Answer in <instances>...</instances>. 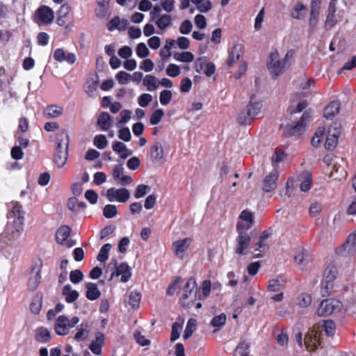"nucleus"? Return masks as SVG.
I'll list each match as a JSON object with an SVG mask.
<instances>
[{
	"label": "nucleus",
	"mask_w": 356,
	"mask_h": 356,
	"mask_svg": "<svg viewBox=\"0 0 356 356\" xmlns=\"http://www.w3.org/2000/svg\"><path fill=\"white\" fill-rule=\"evenodd\" d=\"M120 120L116 122V126L120 127L122 124L127 123L131 118V111L127 109L122 110L120 112Z\"/></svg>",
	"instance_id": "obj_61"
},
{
	"label": "nucleus",
	"mask_w": 356,
	"mask_h": 356,
	"mask_svg": "<svg viewBox=\"0 0 356 356\" xmlns=\"http://www.w3.org/2000/svg\"><path fill=\"white\" fill-rule=\"evenodd\" d=\"M70 228L67 225L61 226L56 233V240L59 244H64L70 234Z\"/></svg>",
	"instance_id": "obj_35"
},
{
	"label": "nucleus",
	"mask_w": 356,
	"mask_h": 356,
	"mask_svg": "<svg viewBox=\"0 0 356 356\" xmlns=\"http://www.w3.org/2000/svg\"><path fill=\"white\" fill-rule=\"evenodd\" d=\"M226 318V315L221 314L213 318L211 321V325L218 330L225 323Z\"/></svg>",
	"instance_id": "obj_52"
},
{
	"label": "nucleus",
	"mask_w": 356,
	"mask_h": 356,
	"mask_svg": "<svg viewBox=\"0 0 356 356\" xmlns=\"http://www.w3.org/2000/svg\"><path fill=\"white\" fill-rule=\"evenodd\" d=\"M271 235V232L268 230L264 231L259 237L258 241L254 245V249L252 253L254 258H259L261 257V253L265 252L269 248L268 239Z\"/></svg>",
	"instance_id": "obj_12"
},
{
	"label": "nucleus",
	"mask_w": 356,
	"mask_h": 356,
	"mask_svg": "<svg viewBox=\"0 0 356 356\" xmlns=\"http://www.w3.org/2000/svg\"><path fill=\"white\" fill-rule=\"evenodd\" d=\"M7 214L8 223L6 233L9 241H17L22 232L24 224V211L18 202H13L8 204Z\"/></svg>",
	"instance_id": "obj_1"
},
{
	"label": "nucleus",
	"mask_w": 356,
	"mask_h": 356,
	"mask_svg": "<svg viewBox=\"0 0 356 356\" xmlns=\"http://www.w3.org/2000/svg\"><path fill=\"white\" fill-rule=\"evenodd\" d=\"M104 335L101 332L96 334L95 339L90 344L89 348L95 355L102 353V348L104 342Z\"/></svg>",
	"instance_id": "obj_25"
},
{
	"label": "nucleus",
	"mask_w": 356,
	"mask_h": 356,
	"mask_svg": "<svg viewBox=\"0 0 356 356\" xmlns=\"http://www.w3.org/2000/svg\"><path fill=\"white\" fill-rule=\"evenodd\" d=\"M268 69L275 76L282 74L286 67L285 60H280L277 51H272L270 54V60L268 63Z\"/></svg>",
	"instance_id": "obj_9"
},
{
	"label": "nucleus",
	"mask_w": 356,
	"mask_h": 356,
	"mask_svg": "<svg viewBox=\"0 0 356 356\" xmlns=\"http://www.w3.org/2000/svg\"><path fill=\"white\" fill-rule=\"evenodd\" d=\"M250 343L246 340H241L236 348L233 356H248Z\"/></svg>",
	"instance_id": "obj_39"
},
{
	"label": "nucleus",
	"mask_w": 356,
	"mask_h": 356,
	"mask_svg": "<svg viewBox=\"0 0 356 356\" xmlns=\"http://www.w3.org/2000/svg\"><path fill=\"white\" fill-rule=\"evenodd\" d=\"M141 299V296L136 291H131L129 296V304L133 309H136L139 307V303Z\"/></svg>",
	"instance_id": "obj_50"
},
{
	"label": "nucleus",
	"mask_w": 356,
	"mask_h": 356,
	"mask_svg": "<svg viewBox=\"0 0 356 356\" xmlns=\"http://www.w3.org/2000/svg\"><path fill=\"white\" fill-rule=\"evenodd\" d=\"M86 298L90 300L98 299L101 295L97 286L95 283L89 282L86 284Z\"/></svg>",
	"instance_id": "obj_36"
},
{
	"label": "nucleus",
	"mask_w": 356,
	"mask_h": 356,
	"mask_svg": "<svg viewBox=\"0 0 356 356\" xmlns=\"http://www.w3.org/2000/svg\"><path fill=\"white\" fill-rule=\"evenodd\" d=\"M172 96L170 90H164L161 91L159 97L160 103L163 106L168 105L172 99Z\"/></svg>",
	"instance_id": "obj_56"
},
{
	"label": "nucleus",
	"mask_w": 356,
	"mask_h": 356,
	"mask_svg": "<svg viewBox=\"0 0 356 356\" xmlns=\"http://www.w3.org/2000/svg\"><path fill=\"white\" fill-rule=\"evenodd\" d=\"M340 254L342 256L356 254V231L348 236L346 242L341 246Z\"/></svg>",
	"instance_id": "obj_18"
},
{
	"label": "nucleus",
	"mask_w": 356,
	"mask_h": 356,
	"mask_svg": "<svg viewBox=\"0 0 356 356\" xmlns=\"http://www.w3.org/2000/svg\"><path fill=\"white\" fill-rule=\"evenodd\" d=\"M191 243V239L190 238H185L184 239L175 241L172 243V246L174 248L175 255L180 259H183Z\"/></svg>",
	"instance_id": "obj_19"
},
{
	"label": "nucleus",
	"mask_w": 356,
	"mask_h": 356,
	"mask_svg": "<svg viewBox=\"0 0 356 356\" xmlns=\"http://www.w3.org/2000/svg\"><path fill=\"white\" fill-rule=\"evenodd\" d=\"M63 134L66 137V141H59L58 143L56 152L54 156V161L58 168H62L67 162L68 156V136L65 131Z\"/></svg>",
	"instance_id": "obj_7"
},
{
	"label": "nucleus",
	"mask_w": 356,
	"mask_h": 356,
	"mask_svg": "<svg viewBox=\"0 0 356 356\" xmlns=\"http://www.w3.org/2000/svg\"><path fill=\"white\" fill-rule=\"evenodd\" d=\"M197 298V284L195 280L193 277H190L185 284L183 289L181 296L180 298V302L185 308H190L196 300Z\"/></svg>",
	"instance_id": "obj_4"
},
{
	"label": "nucleus",
	"mask_w": 356,
	"mask_h": 356,
	"mask_svg": "<svg viewBox=\"0 0 356 356\" xmlns=\"http://www.w3.org/2000/svg\"><path fill=\"white\" fill-rule=\"evenodd\" d=\"M89 325L88 322H82L77 327V332L74 335V339L77 341H85L89 335Z\"/></svg>",
	"instance_id": "obj_32"
},
{
	"label": "nucleus",
	"mask_w": 356,
	"mask_h": 356,
	"mask_svg": "<svg viewBox=\"0 0 356 356\" xmlns=\"http://www.w3.org/2000/svg\"><path fill=\"white\" fill-rule=\"evenodd\" d=\"M164 115L162 109H157L151 115L150 123L152 125H156L160 122Z\"/></svg>",
	"instance_id": "obj_60"
},
{
	"label": "nucleus",
	"mask_w": 356,
	"mask_h": 356,
	"mask_svg": "<svg viewBox=\"0 0 356 356\" xmlns=\"http://www.w3.org/2000/svg\"><path fill=\"white\" fill-rule=\"evenodd\" d=\"M62 295L67 302L72 303L78 299L79 293L77 291L73 290L70 284H67L63 289Z\"/></svg>",
	"instance_id": "obj_31"
},
{
	"label": "nucleus",
	"mask_w": 356,
	"mask_h": 356,
	"mask_svg": "<svg viewBox=\"0 0 356 356\" xmlns=\"http://www.w3.org/2000/svg\"><path fill=\"white\" fill-rule=\"evenodd\" d=\"M340 104L337 101L330 102L324 110V116L327 119H331L339 111Z\"/></svg>",
	"instance_id": "obj_34"
},
{
	"label": "nucleus",
	"mask_w": 356,
	"mask_h": 356,
	"mask_svg": "<svg viewBox=\"0 0 356 356\" xmlns=\"http://www.w3.org/2000/svg\"><path fill=\"white\" fill-rule=\"evenodd\" d=\"M83 275L80 270H72L70 273V280L73 284H78L82 281Z\"/></svg>",
	"instance_id": "obj_59"
},
{
	"label": "nucleus",
	"mask_w": 356,
	"mask_h": 356,
	"mask_svg": "<svg viewBox=\"0 0 356 356\" xmlns=\"http://www.w3.org/2000/svg\"><path fill=\"white\" fill-rule=\"evenodd\" d=\"M149 54V51L147 49L146 44L143 42H140L137 45L136 54L140 58H145Z\"/></svg>",
	"instance_id": "obj_63"
},
{
	"label": "nucleus",
	"mask_w": 356,
	"mask_h": 356,
	"mask_svg": "<svg viewBox=\"0 0 356 356\" xmlns=\"http://www.w3.org/2000/svg\"><path fill=\"white\" fill-rule=\"evenodd\" d=\"M121 276L120 280L122 282H127L131 277V268L127 263H121L118 267L113 271L108 277V281H111L114 277Z\"/></svg>",
	"instance_id": "obj_15"
},
{
	"label": "nucleus",
	"mask_w": 356,
	"mask_h": 356,
	"mask_svg": "<svg viewBox=\"0 0 356 356\" xmlns=\"http://www.w3.org/2000/svg\"><path fill=\"white\" fill-rule=\"evenodd\" d=\"M298 180L300 181V189L303 192L308 191L310 188L311 185L312 184V175L308 171H304L302 172L299 176H298Z\"/></svg>",
	"instance_id": "obj_29"
},
{
	"label": "nucleus",
	"mask_w": 356,
	"mask_h": 356,
	"mask_svg": "<svg viewBox=\"0 0 356 356\" xmlns=\"http://www.w3.org/2000/svg\"><path fill=\"white\" fill-rule=\"evenodd\" d=\"M173 58L179 62L191 63L193 60L194 56L190 51L175 52L173 54Z\"/></svg>",
	"instance_id": "obj_42"
},
{
	"label": "nucleus",
	"mask_w": 356,
	"mask_h": 356,
	"mask_svg": "<svg viewBox=\"0 0 356 356\" xmlns=\"http://www.w3.org/2000/svg\"><path fill=\"white\" fill-rule=\"evenodd\" d=\"M341 302L336 299H327L321 302L317 309V314L319 316L331 315L339 312L341 308Z\"/></svg>",
	"instance_id": "obj_8"
},
{
	"label": "nucleus",
	"mask_w": 356,
	"mask_h": 356,
	"mask_svg": "<svg viewBox=\"0 0 356 356\" xmlns=\"http://www.w3.org/2000/svg\"><path fill=\"white\" fill-rule=\"evenodd\" d=\"M200 13H207L211 9L212 3L210 0H191Z\"/></svg>",
	"instance_id": "obj_41"
},
{
	"label": "nucleus",
	"mask_w": 356,
	"mask_h": 356,
	"mask_svg": "<svg viewBox=\"0 0 356 356\" xmlns=\"http://www.w3.org/2000/svg\"><path fill=\"white\" fill-rule=\"evenodd\" d=\"M143 84L147 88L148 91H154L159 86V81L154 76L148 74L143 79Z\"/></svg>",
	"instance_id": "obj_33"
},
{
	"label": "nucleus",
	"mask_w": 356,
	"mask_h": 356,
	"mask_svg": "<svg viewBox=\"0 0 356 356\" xmlns=\"http://www.w3.org/2000/svg\"><path fill=\"white\" fill-rule=\"evenodd\" d=\"M124 170L122 164L114 165L112 170V176L117 183L126 186L131 184L133 180L130 176L124 175Z\"/></svg>",
	"instance_id": "obj_17"
},
{
	"label": "nucleus",
	"mask_w": 356,
	"mask_h": 356,
	"mask_svg": "<svg viewBox=\"0 0 356 356\" xmlns=\"http://www.w3.org/2000/svg\"><path fill=\"white\" fill-rule=\"evenodd\" d=\"M337 275V269L333 265H329L324 272L323 280L326 282H334Z\"/></svg>",
	"instance_id": "obj_43"
},
{
	"label": "nucleus",
	"mask_w": 356,
	"mask_h": 356,
	"mask_svg": "<svg viewBox=\"0 0 356 356\" xmlns=\"http://www.w3.org/2000/svg\"><path fill=\"white\" fill-rule=\"evenodd\" d=\"M97 86H98V80H97V77H96V79H92L90 82H88L86 90L87 94L90 97H95Z\"/></svg>",
	"instance_id": "obj_54"
},
{
	"label": "nucleus",
	"mask_w": 356,
	"mask_h": 356,
	"mask_svg": "<svg viewBox=\"0 0 356 356\" xmlns=\"http://www.w3.org/2000/svg\"><path fill=\"white\" fill-rule=\"evenodd\" d=\"M297 305L300 308H306L309 307L312 303V298L311 296L308 293H301L297 298Z\"/></svg>",
	"instance_id": "obj_44"
},
{
	"label": "nucleus",
	"mask_w": 356,
	"mask_h": 356,
	"mask_svg": "<svg viewBox=\"0 0 356 356\" xmlns=\"http://www.w3.org/2000/svg\"><path fill=\"white\" fill-rule=\"evenodd\" d=\"M237 236L234 240V252L238 255H246L250 252L251 236L248 232L245 230L242 222L236 225Z\"/></svg>",
	"instance_id": "obj_2"
},
{
	"label": "nucleus",
	"mask_w": 356,
	"mask_h": 356,
	"mask_svg": "<svg viewBox=\"0 0 356 356\" xmlns=\"http://www.w3.org/2000/svg\"><path fill=\"white\" fill-rule=\"evenodd\" d=\"M41 266H34L32 268V275L28 282V288L31 291H35L41 280Z\"/></svg>",
	"instance_id": "obj_23"
},
{
	"label": "nucleus",
	"mask_w": 356,
	"mask_h": 356,
	"mask_svg": "<svg viewBox=\"0 0 356 356\" xmlns=\"http://www.w3.org/2000/svg\"><path fill=\"white\" fill-rule=\"evenodd\" d=\"M341 125L338 122H334L329 128L325 147L326 149L332 150L336 147L339 136L341 134Z\"/></svg>",
	"instance_id": "obj_10"
},
{
	"label": "nucleus",
	"mask_w": 356,
	"mask_h": 356,
	"mask_svg": "<svg viewBox=\"0 0 356 356\" xmlns=\"http://www.w3.org/2000/svg\"><path fill=\"white\" fill-rule=\"evenodd\" d=\"M196 326V321L193 318H190L188 322L186 327V329L184 330V334H183V339L184 340H187L189 339V337L192 335L193 332L195 330Z\"/></svg>",
	"instance_id": "obj_46"
},
{
	"label": "nucleus",
	"mask_w": 356,
	"mask_h": 356,
	"mask_svg": "<svg viewBox=\"0 0 356 356\" xmlns=\"http://www.w3.org/2000/svg\"><path fill=\"white\" fill-rule=\"evenodd\" d=\"M310 114L305 111L301 118L295 124H289L285 127L284 133L286 136H299L305 131L307 123L310 121Z\"/></svg>",
	"instance_id": "obj_6"
},
{
	"label": "nucleus",
	"mask_w": 356,
	"mask_h": 356,
	"mask_svg": "<svg viewBox=\"0 0 356 356\" xmlns=\"http://www.w3.org/2000/svg\"><path fill=\"white\" fill-rule=\"evenodd\" d=\"M111 248V245L109 243H106L104 245L97 255V260L100 262L106 261L108 258V252Z\"/></svg>",
	"instance_id": "obj_48"
},
{
	"label": "nucleus",
	"mask_w": 356,
	"mask_h": 356,
	"mask_svg": "<svg viewBox=\"0 0 356 356\" xmlns=\"http://www.w3.org/2000/svg\"><path fill=\"white\" fill-rule=\"evenodd\" d=\"M118 214L117 207L113 204H107L104 207L103 215L106 218L111 219Z\"/></svg>",
	"instance_id": "obj_49"
},
{
	"label": "nucleus",
	"mask_w": 356,
	"mask_h": 356,
	"mask_svg": "<svg viewBox=\"0 0 356 356\" xmlns=\"http://www.w3.org/2000/svg\"><path fill=\"white\" fill-rule=\"evenodd\" d=\"M128 24L127 19H121L118 16H115L108 22L107 29L110 31H113L115 29L123 31L126 29Z\"/></svg>",
	"instance_id": "obj_24"
},
{
	"label": "nucleus",
	"mask_w": 356,
	"mask_h": 356,
	"mask_svg": "<svg viewBox=\"0 0 356 356\" xmlns=\"http://www.w3.org/2000/svg\"><path fill=\"white\" fill-rule=\"evenodd\" d=\"M79 322V318L74 316L69 319L65 316H60L56 319L54 324L55 332L58 335H67L70 330L75 327Z\"/></svg>",
	"instance_id": "obj_5"
},
{
	"label": "nucleus",
	"mask_w": 356,
	"mask_h": 356,
	"mask_svg": "<svg viewBox=\"0 0 356 356\" xmlns=\"http://www.w3.org/2000/svg\"><path fill=\"white\" fill-rule=\"evenodd\" d=\"M106 197L110 202L118 201L124 203L129 199L130 193L125 188L118 189L111 188L106 191Z\"/></svg>",
	"instance_id": "obj_13"
},
{
	"label": "nucleus",
	"mask_w": 356,
	"mask_h": 356,
	"mask_svg": "<svg viewBox=\"0 0 356 356\" xmlns=\"http://www.w3.org/2000/svg\"><path fill=\"white\" fill-rule=\"evenodd\" d=\"M156 26L161 30L164 31L170 27L172 24V16L169 14H163L154 19Z\"/></svg>",
	"instance_id": "obj_28"
},
{
	"label": "nucleus",
	"mask_w": 356,
	"mask_h": 356,
	"mask_svg": "<svg viewBox=\"0 0 356 356\" xmlns=\"http://www.w3.org/2000/svg\"><path fill=\"white\" fill-rule=\"evenodd\" d=\"M54 58L58 62H67L69 64L75 63L76 58L73 53L66 52L63 49H56L54 52Z\"/></svg>",
	"instance_id": "obj_21"
},
{
	"label": "nucleus",
	"mask_w": 356,
	"mask_h": 356,
	"mask_svg": "<svg viewBox=\"0 0 356 356\" xmlns=\"http://www.w3.org/2000/svg\"><path fill=\"white\" fill-rule=\"evenodd\" d=\"M161 7L163 10H165L167 14L172 12L175 9V0H161Z\"/></svg>",
	"instance_id": "obj_64"
},
{
	"label": "nucleus",
	"mask_w": 356,
	"mask_h": 356,
	"mask_svg": "<svg viewBox=\"0 0 356 356\" xmlns=\"http://www.w3.org/2000/svg\"><path fill=\"white\" fill-rule=\"evenodd\" d=\"M113 118L107 112H102L98 116L97 124L102 131H107L112 125Z\"/></svg>",
	"instance_id": "obj_26"
},
{
	"label": "nucleus",
	"mask_w": 356,
	"mask_h": 356,
	"mask_svg": "<svg viewBox=\"0 0 356 356\" xmlns=\"http://www.w3.org/2000/svg\"><path fill=\"white\" fill-rule=\"evenodd\" d=\"M296 263L302 268L304 269L309 263V255L305 249L299 250L294 256Z\"/></svg>",
	"instance_id": "obj_30"
},
{
	"label": "nucleus",
	"mask_w": 356,
	"mask_h": 356,
	"mask_svg": "<svg viewBox=\"0 0 356 356\" xmlns=\"http://www.w3.org/2000/svg\"><path fill=\"white\" fill-rule=\"evenodd\" d=\"M131 76L124 71L119 72L115 76L118 83L122 85L127 83L131 79Z\"/></svg>",
	"instance_id": "obj_62"
},
{
	"label": "nucleus",
	"mask_w": 356,
	"mask_h": 356,
	"mask_svg": "<svg viewBox=\"0 0 356 356\" xmlns=\"http://www.w3.org/2000/svg\"><path fill=\"white\" fill-rule=\"evenodd\" d=\"M239 218L247 223V225H245L243 222V226L245 227V230L248 231V229L252 226L253 225V214L252 212H250L248 210H243Z\"/></svg>",
	"instance_id": "obj_40"
},
{
	"label": "nucleus",
	"mask_w": 356,
	"mask_h": 356,
	"mask_svg": "<svg viewBox=\"0 0 356 356\" xmlns=\"http://www.w3.org/2000/svg\"><path fill=\"white\" fill-rule=\"evenodd\" d=\"M38 24H49L54 19V13L51 8L47 6H40L35 12Z\"/></svg>",
	"instance_id": "obj_14"
},
{
	"label": "nucleus",
	"mask_w": 356,
	"mask_h": 356,
	"mask_svg": "<svg viewBox=\"0 0 356 356\" xmlns=\"http://www.w3.org/2000/svg\"><path fill=\"white\" fill-rule=\"evenodd\" d=\"M334 286V283L333 282H328L323 280L321 282V295L323 297L330 296L333 290Z\"/></svg>",
	"instance_id": "obj_51"
},
{
	"label": "nucleus",
	"mask_w": 356,
	"mask_h": 356,
	"mask_svg": "<svg viewBox=\"0 0 356 356\" xmlns=\"http://www.w3.org/2000/svg\"><path fill=\"white\" fill-rule=\"evenodd\" d=\"M322 327L328 337L333 336L336 330L335 323L331 320L323 321Z\"/></svg>",
	"instance_id": "obj_47"
},
{
	"label": "nucleus",
	"mask_w": 356,
	"mask_h": 356,
	"mask_svg": "<svg viewBox=\"0 0 356 356\" xmlns=\"http://www.w3.org/2000/svg\"><path fill=\"white\" fill-rule=\"evenodd\" d=\"M35 339L40 343H47L51 339L50 332L45 327H41L36 330Z\"/></svg>",
	"instance_id": "obj_38"
},
{
	"label": "nucleus",
	"mask_w": 356,
	"mask_h": 356,
	"mask_svg": "<svg viewBox=\"0 0 356 356\" xmlns=\"http://www.w3.org/2000/svg\"><path fill=\"white\" fill-rule=\"evenodd\" d=\"M279 173L277 169L274 168L268 175H266L262 183V190L266 193L274 191L277 188V181Z\"/></svg>",
	"instance_id": "obj_16"
},
{
	"label": "nucleus",
	"mask_w": 356,
	"mask_h": 356,
	"mask_svg": "<svg viewBox=\"0 0 356 356\" xmlns=\"http://www.w3.org/2000/svg\"><path fill=\"white\" fill-rule=\"evenodd\" d=\"M192 29H193L192 22L188 19H186L181 22V24L179 26V31L180 33H181L183 35H187L191 32Z\"/></svg>",
	"instance_id": "obj_57"
},
{
	"label": "nucleus",
	"mask_w": 356,
	"mask_h": 356,
	"mask_svg": "<svg viewBox=\"0 0 356 356\" xmlns=\"http://www.w3.org/2000/svg\"><path fill=\"white\" fill-rule=\"evenodd\" d=\"M180 73L179 67L175 64H170L166 68V74L170 77H177Z\"/></svg>",
	"instance_id": "obj_58"
},
{
	"label": "nucleus",
	"mask_w": 356,
	"mask_h": 356,
	"mask_svg": "<svg viewBox=\"0 0 356 356\" xmlns=\"http://www.w3.org/2000/svg\"><path fill=\"white\" fill-rule=\"evenodd\" d=\"M63 108L56 105L47 106L44 111V115L47 118H55L62 115Z\"/></svg>",
	"instance_id": "obj_37"
},
{
	"label": "nucleus",
	"mask_w": 356,
	"mask_h": 356,
	"mask_svg": "<svg viewBox=\"0 0 356 356\" xmlns=\"http://www.w3.org/2000/svg\"><path fill=\"white\" fill-rule=\"evenodd\" d=\"M243 45L240 43H236L232 47L231 51L229 52V58L227 65L232 67L234 64L240 59L243 54Z\"/></svg>",
	"instance_id": "obj_20"
},
{
	"label": "nucleus",
	"mask_w": 356,
	"mask_h": 356,
	"mask_svg": "<svg viewBox=\"0 0 356 356\" xmlns=\"http://www.w3.org/2000/svg\"><path fill=\"white\" fill-rule=\"evenodd\" d=\"M195 69L197 73H203L210 77L215 73L216 66L214 63L209 62L206 56H202L195 60Z\"/></svg>",
	"instance_id": "obj_11"
},
{
	"label": "nucleus",
	"mask_w": 356,
	"mask_h": 356,
	"mask_svg": "<svg viewBox=\"0 0 356 356\" xmlns=\"http://www.w3.org/2000/svg\"><path fill=\"white\" fill-rule=\"evenodd\" d=\"M284 286V280L282 279H273L268 282V289L270 291L279 292Z\"/></svg>",
	"instance_id": "obj_45"
},
{
	"label": "nucleus",
	"mask_w": 356,
	"mask_h": 356,
	"mask_svg": "<svg viewBox=\"0 0 356 356\" xmlns=\"http://www.w3.org/2000/svg\"><path fill=\"white\" fill-rule=\"evenodd\" d=\"M94 145L99 149H103L106 147L108 145V141L106 140V138L104 135H97L94 138L93 140Z\"/></svg>",
	"instance_id": "obj_53"
},
{
	"label": "nucleus",
	"mask_w": 356,
	"mask_h": 356,
	"mask_svg": "<svg viewBox=\"0 0 356 356\" xmlns=\"http://www.w3.org/2000/svg\"><path fill=\"white\" fill-rule=\"evenodd\" d=\"M113 150L120 155L122 159H125L132 155V151L128 149L127 146L122 142L115 141L112 145Z\"/></svg>",
	"instance_id": "obj_27"
},
{
	"label": "nucleus",
	"mask_w": 356,
	"mask_h": 356,
	"mask_svg": "<svg viewBox=\"0 0 356 356\" xmlns=\"http://www.w3.org/2000/svg\"><path fill=\"white\" fill-rule=\"evenodd\" d=\"M149 154L153 162L160 161L163 159L164 150L159 141H155L150 147Z\"/></svg>",
	"instance_id": "obj_22"
},
{
	"label": "nucleus",
	"mask_w": 356,
	"mask_h": 356,
	"mask_svg": "<svg viewBox=\"0 0 356 356\" xmlns=\"http://www.w3.org/2000/svg\"><path fill=\"white\" fill-rule=\"evenodd\" d=\"M263 104L261 102L251 98L248 105L241 111L237 117V122L241 125L250 124L260 113Z\"/></svg>",
	"instance_id": "obj_3"
},
{
	"label": "nucleus",
	"mask_w": 356,
	"mask_h": 356,
	"mask_svg": "<svg viewBox=\"0 0 356 356\" xmlns=\"http://www.w3.org/2000/svg\"><path fill=\"white\" fill-rule=\"evenodd\" d=\"M305 10V6L301 3H296L291 13V17L299 19L301 18L302 12Z\"/></svg>",
	"instance_id": "obj_55"
}]
</instances>
